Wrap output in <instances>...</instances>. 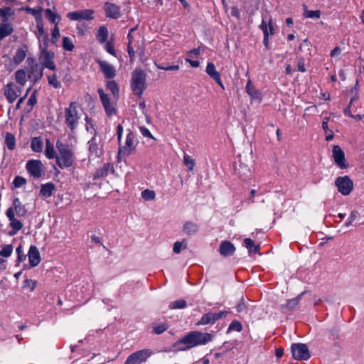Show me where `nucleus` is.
I'll return each instance as SVG.
<instances>
[{
  "label": "nucleus",
  "mask_w": 364,
  "mask_h": 364,
  "mask_svg": "<svg viewBox=\"0 0 364 364\" xmlns=\"http://www.w3.org/2000/svg\"><path fill=\"white\" fill-rule=\"evenodd\" d=\"M338 191L343 196H347L351 192L353 183L347 176L338 177L335 181Z\"/></svg>",
  "instance_id": "8"
},
{
  "label": "nucleus",
  "mask_w": 364,
  "mask_h": 364,
  "mask_svg": "<svg viewBox=\"0 0 364 364\" xmlns=\"http://www.w3.org/2000/svg\"><path fill=\"white\" fill-rule=\"evenodd\" d=\"M43 141L41 136H35L31 139V149L33 152L41 153L43 151Z\"/></svg>",
  "instance_id": "29"
},
{
  "label": "nucleus",
  "mask_w": 364,
  "mask_h": 364,
  "mask_svg": "<svg viewBox=\"0 0 364 364\" xmlns=\"http://www.w3.org/2000/svg\"><path fill=\"white\" fill-rule=\"evenodd\" d=\"M118 143V158H127L135 153L139 141L136 135L129 130L125 139H122Z\"/></svg>",
  "instance_id": "2"
},
{
  "label": "nucleus",
  "mask_w": 364,
  "mask_h": 364,
  "mask_svg": "<svg viewBox=\"0 0 364 364\" xmlns=\"http://www.w3.org/2000/svg\"><path fill=\"white\" fill-rule=\"evenodd\" d=\"M244 244L250 252L256 253L259 250V246L255 245L254 241L250 238L245 239Z\"/></svg>",
  "instance_id": "38"
},
{
  "label": "nucleus",
  "mask_w": 364,
  "mask_h": 364,
  "mask_svg": "<svg viewBox=\"0 0 364 364\" xmlns=\"http://www.w3.org/2000/svg\"><path fill=\"white\" fill-rule=\"evenodd\" d=\"M183 164L187 167L188 171H192L193 169L195 166V161L191 156L185 154L183 156Z\"/></svg>",
  "instance_id": "47"
},
{
  "label": "nucleus",
  "mask_w": 364,
  "mask_h": 364,
  "mask_svg": "<svg viewBox=\"0 0 364 364\" xmlns=\"http://www.w3.org/2000/svg\"><path fill=\"white\" fill-rule=\"evenodd\" d=\"M78 105L77 102H71L65 109V123L70 129H74L80 119L78 113Z\"/></svg>",
  "instance_id": "5"
},
{
  "label": "nucleus",
  "mask_w": 364,
  "mask_h": 364,
  "mask_svg": "<svg viewBox=\"0 0 364 364\" xmlns=\"http://www.w3.org/2000/svg\"><path fill=\"white\" fill-rule=\"evenodd\" d=\"M5 144L9 150H14L16 147L15 136L11 133H6L5 136Z\"/></svg>",
  "instance_id": "37"
},
{
  "label": "nucleus",
  "mask_w": 364,
  "mask_h": 364,
  "mask_svg": "<svg viewBox=\"0 0 364 364\" xmlns=\"http://www.w3.org/2000/svg\"><path fill=\"white\" fill-rule=\"evenodd\" d=\"M56 147L59 154L56 157V163L60 168L70 167L75 160L74 153L69 146L57 140Z\"/></svg>",
  "instance_id": "3"
},
{
  "label": "nucleus",
  "mask_w": 364,
  "mask_h": 364,
  "mask_svg": "<svg viewBox=\"0 0 364 364\" xmlns=\"http://www.w3.org/2000/svg\"><path fill=\"white\" fill-rule=\"evenodd\" d=\"M108 38V30L107 27L100 26L97 31V38L100 43H104Z\"/></svg>",
  "instance_id": "35"
},
{
  "label": "nucleus",
  "mask_w": 364,
  "mask_h": 364,
  "mask_svg": "<svg viewBox=\"0 0 364 364\" xmlns=\"http://www.w3.org/2000/svg\"><path fill=\"white\" fill-rule=\"evenodd\" d=\"M26 183V180L22 176H16L13 181L15 188H20Z\"/></svg>",
  "instance_id": "54"
},
{
  "label": "nucleus",
  "mask_w": 364,
  "mask_h": 364,
  "mask_svg": "<svg viewBox=\"0 0 364 364\" xmlns=\"http://www.w3.org/2000/svg\"><path fill=\"white\" fill-rule=\"evenodd\" d=\"M304 294V292H302L296 297L288 300L285 304L282 305V307L285 308L287 309H289V310L294 309V307H296L298 305V304L300 301L301 298Z\"/></svg>",
  "instance_id": "36"
},
{
  "label": "nucleus",
  "mask_w": 364,
  "mask_h": 364,
  "mask_svg": "<svg viewBox=\"0 0 364 364\" xmlns=\"http://www.w3.org/2000/svg\"><path fill=\"white\" fill-rule=\"evenodd\" d=\"M13 252V246L11 245H6L2 247L0 250V256L9 257Z\"/></svg>",
  "instance_id": "49"
},
{
  "label": "nucleus",
  "mask_w": 364,
  "mask_h": 364,
  "mask_svg": "<svg viewBox=\"0 0 364 364\" xmlns=\"http://www.w3.org/2000/svg\"><path fill=\"white\" fill-rule=\"evenodd\" d=\"M44 154L48 159H56L58 155L54 149L53 144L50 141L49 139H46V149Z\"/></svg>",
  "instance_id": "28"
},
{
  "label": "nucleus",
  "mask_w": 364,
  "mask_h": 364,
  "mask_svg": "<svg viewBox=\"0 0 364 364\" xmlns=\"http://www.w3.org/2000/svg\"><path fill=\"white\" fill-rule=\"evenodd\" d=\"M260 29L262 31L263 34L273 35L274 27L273 22L271 18L263 16L261 24L259 25Z\"/></svg>",
  "instance_id": "23"
},
{
  "label": "nucleus",
  "mask_w": 364,
  "mask_h": 364,
  "mask_svg": "<svg viewBox=\"0 0 364 364\" xmlns=\"http://www.w3.org/2000/svg\"><path fill=\"white\" fill-rule=\"evenodd\" d=\"M206 73L215 81V82L223 89L225 90V86L222 82L220 74L215 68V66L212 63H208L206 65Z\"/></svg>",
  "instance_id": "15"
},
{
  "label": "nucleus",
  "mask_w": 364,
  "mask_h": 364,
  "mask_svg": "<svg viewBox=\"0 0 364 364\" xmlns=\"http://www.w3.org/2000/svg\"><path fill=\"white\" fill-rule=\"evenodd\" d=\"M168 328L166 323H156L153 325L152 332L155 334H161Z\"/></svg>",
  "instance_id": "39"
},
{
  "label": "nucleus",
  "mask_w": 364,
  "mask_h": 364,
  "mask_svg": "<svg viewBox=\"0 0 364 364\" xmlns=\"http://www.w3.org/2000/svg\"><path fill=\"white\" fill-rule=\"evenodd\" d=\"M48 84L55 89L61 87V84L58 80L57 76L54 74L48 77Z\"/></svg>",
  "instance_id": "51"
},
{
  "label": "nucleus",
  "mask_w": 364,
  "mask_h": 364,
  "mask_svg": "<svg viewBox=\"0 0 364 364\" xmlns=\"http://www.w3.org/2000/svg\"><path fill=\"white\" fill-rule=\"evenodd\" d=\"M28 261L32 267L38 265L41 262V256L38 249L36 246H31L28 254Z\"/></svg>",
  "instance_id": "22"
},
{
  "label": "nucleus",
  "mask_w": 364,
  "mask_h": 364,
  "mask_svg": "<svg viewBox=\"0 0 364 364\" xmlns=\"http://www.w3.org/2000/svg\"><path fill=\"white\" fill-rule=\"evenodd\" d=\"M10 221V226L12 230L9 232V235L12 236L16 235L20 230L23 228L22 223L17 218L12 219Z\"/></svg>",
  "instance_id": "33"
},
{
  "label": "nucleus",
  "mask_w": 364,
  "mask_h": 364,
  "mask_svg": "<svg viewBox=\"0 0 364 364\" xmlns=\"http://www.w3.org/2000/svg\"><path fill=\"white\" fill-rule=\"evenodd\" d=\"M130 87L135 95L141 97L146 87V75L141 68H136L132 72Z\"/></svg>",
  "instance_id": "4"
},
{
  "label": "nucleus",
  "mask_w": 364,
  "mask_h": 364,
  "mask_svg": "<svg viewBox=\"0 0 364 364\" xmlns=\"http://www.w3.org/2000/svg\"><path fill=\"white\" fill-rule=\"evenodd\" d=\"M97 64L100 68V70L102 72L105 77L112 79L116 75V70L114 67L107 61L97 60Z\"/></svg>",
  "instance_id": "14"
},
{
  "label": "nucleus",
  "mask_w": 364,
  "mask_h": 364,
  "mask_svg": "<svg viewBox=\"0 0 364 364\" xmlns=\"http://www.w3.org/2000/svg\"><path fill=\"white\" fill-rule=\"evenodd\" d=\"M16 80L21 85L23 86L26 82V73L23 70H18L15 73Z\"/></svg>",
  "instance_id": "41"
},
{
  "label": "nucleus",
  "mask_w": 364,
  "mask_h": 364,
  "mask_svg": "<svg viewBox=\"0 0 364 364\" xmlns=\"http://www.w3.org/2000/svg\"><path fill=\"white\" fill-rule=\"evenodd\" d=\"M357 218V212L356 211H352L350 214V216L347 219V220L345 223L346 227H349L353 224V223L355 221V220Z\"/></svg>",
  "instance_id": "56"
},
{
  "label": "nucleus",
  "mask_w": 364,
  "mask_h": 364,
  "mask_svg": "<svg viewBox=\"0 0 364 364\" xmlns=\"http://www.w3.org/2000/svg\"><path fill=\"white\" fill-rule=\"evenodd\" d=\"M88 150L90 152V154H89L90 159L100 157L102 154V150L100 148L99 144L97 143L95 137H92L88 141Z\"/></svg>",
  "instance_id": "21"
},
{
  "label": "nucleus",
  "mask_w": 364,
  "mask_h": 364,
  "mask_svg": "<svg viewBox=\"0 0 364 364\" xmlns=\"http://www.w3.org/2000/svg\"><path fill=\"white\" fill-rule=\"evenodd\" d=\"M291 351L294 359L306 360L310 358V353L306 345L303 343H293Z\"/></svg>",
  "instance_id": "7"
},
{
  "label": "nucleus",
  "mask_w": 364,
  "mask_h": 364,
  "mask_svg": "<svg viewBox=\"0 0 364 364\" xmlns=\"http://www.w3.org/2000/svg\"><path fill=\"white\" fill-rule=\"evenodd\" d=\"M122 134H123V127L122 124H118L117 127V139L118 141H120L122 139Z\"/></svg>",
  "instance_id": "63"
},
{
  "label": "nucleus",
  "mask_w": 364,
  "mask_h": 364,
  "mask_svg": "<svg viewBox=\"0 0 364 364\" xmlns=\"http://www.w3.org/2000/svg\"><path fill=\"white\" fill-rule=\"evenodd\" d=\"M101 102L105 108V110L108 116H112L116 113L114 104L110 102L108 95L105 92L102 88H99L97 90Z\"/></svg>",
  "instance_id": "12"
},
{
  "label": "nucleus",
  "mask_w": 364,
  "mask_h": 364,
  "mask_svg": "<svg viewBox=\"0 0 364 364\" xmlns=\"http://www.w3.org/2000/svg\"><path fill=\"white\" fill-rule=\"evenodd\" d=\"M63 48L65 50L72 51L75 48L72 39L69 37L64 36L63 38Z\"/></svg>",
  "instance_id": "45"
},
{
  "label": "nucleus",
  "mask_w": 364,
  "mask_h": 364,
  "mask_svg": "<svg viewBox=\"0 0 364 364\" xmlns=\"http://www.w3.org/2000/svg\"><path fill=\"white\" fill-rule=\"evenodd\" d=\"M13 208L18 216H25L27 213V210L25 205L21 203L18 198H16L13 200Z\"/></svg>",
  "instance_id": "30"
},
{
  "label": "nucleus",
  "mask_w": 364,
  "mask_h": 364,
  "mask_svg": "<svg viewBox=\"0 0 364 364\" xmlns=\"http://www.w3.org/2000/svg\"><path fill=\"white\" fill-rule=\"evenodd\" d=\"M4 90L5 97L10 103L14 102L21 92V90L14 83L6 85Z\"/></svg>",
  "instance_id": "13"
},
{
  "label": "nucleus",
  "mask_w": 364,
  "mask_h": 364,
  "mask_svg": "<svg viewBox=\"0 0 364 364\" xmlns=\"http://www.w3.org/2000/svg\"><path fill=\"white\" fill-rule=\"evenodd\" d=\"M139 130L141 134L146 137L150 138V139H154V136L151 134L150 131L145 127H140Z\"/></svg>",
  "instance_id": "57"
},
{
  "label": "nucleus",
  "mask_w": 364,
  "mask_h": 364,
  "mask_svg": "<svg viewBox=\"0 0 364 364\" xmlns=\"http://www.w3.org/2000/svg\"><path fill=\"white\" fill-rule=\"evenodd\" d=\"M26 56V51L23 50V49H18V50H17V51L16 52V53L14 56V62L16 65H18L25 59Z\"/></svg>",
  "instance_id": "43"
},
{
  "label": "nucleus",
  "mask_w": 364,
  "mask_h": 364,
  "mask_svg": "<svg viewBox=\"0 0 364 364\" xmlns=\"http://www.w3.org/2000/svg\"><path fill=\"white\" fill-rule=\"evenodd\" d=\"M94 11L92 9H84L69 12L66 16L70 21L92 20L93 19Z\"/></svg>",
  "instance_id": "11"
},
{
  "label": "nucleus",
  "mask_w": 364,
  "mask_h": 364,
  "mask_svg": "<svg viewBox=\"0 0 364 364\" xmlns=\"http://www.w3.org/2000/svg\"><path fill=\"white\" fill-rule=\"evenodd\" d=\"M235 252V247L230 241H223L219 247V252L224 257H231Z\"/></svg>",
  "instance_id": "17"
},
{
  "label": "nucleus",
  "mask_w": 364,
  "mask_h": 364,
  "mask_svg": "<svg viewBox=\"0 0 364 364\" xmlns=\"http://www.w3.org/2000/svg\"><path fill=\"white\" fill-rule=\"evenodd\" d=\"M245 90L247 93L252 98V100L257 101V102H262V95L261 92L255 87L250 80L247 81Z\"/></svg>",
  "instance_id": "20"
},
{
  "label": "nucleus",
  "mask_w": 364,
  "mask_h": 364,
  "mask_svg": "<svg viewBox=\"0 0 364 364\" xmlns=\"http://www.w3.org/2000/svg\"><path fill=\"white\" fill-rule=\"evenodd\" d=\"M188 247V242L186 239H183L181 241H176L173 245V252L174 254H179L183 250H186Z\"/></svg>",
  "instance_id": "34"
},
{
  "label": "nucleus",
  "mask_w": 364,
  "mask_h": 364,
  "mask_svg": "<svg viewBox=\"0 0 364 364\" xmlns=\"http://www.w3.org/2000/svg\"><path fill=\"white\" fill-rule=\"evenodd\" d=\"M37 282L33 279H26L23 282L22 288L28 291H32L36 288Z\"/></svg>",
  "instance_id": "44"
},
{
  "label": "nucleus",
  "mask_w": 364,
  "mask_h": 364,
  "mask_svg": "<svg viewBox=\"0 0 364 364\" xmlns=\"http://www.w3.org/2000/svg\"><path fill=\"white\" fill-rule=\"evenodd\" d=\"M303 16L305 18L318 19L321 16V11L318 10H315V11L309 10L305 6Z\"/></svg>",
  "instance_id": "42"
},
{
  "label": "nucleus",
  "mask_w": 364,
  "mask_h": 364,
  "mask_svg": "<svg viewBox=\"0 0 364 364\" xmlns=\"http://www.w3.org/2000/svg\"><path fill=\"white\" fill-rule=\"evenodd\" d=\"M14 32L11 23L8 21H3L0 24V40L10 36Z\"/></svg>",
  "instance_id": "25"
},
{
  "label": "nucleus",
  "mask_w": 364,
  "mask_h": 364,
  "mask_svg": "<svg viewBox=\"0 0 364 364\" xmlns=\"http://www.w3.org/2000/svg\"><path fill=\"white\" fill-rule=\"evenodd\" d=\"M236 173L243 181L248 179L251 176L250 168L247 165L243 164H240L238 165V166L236 168Z\"/></svg>",
  "instance_id": "27"
},
{
  "label": "nucleus",
  "mask_w": 364,
  "mask_h": 364,
  "mask_svg": "<svg viewBox=\"0 0 364 364\" xmlns=\"http://www.w3.org/2000/svg\"><path fill=\"white\" fill-rule=\"evenodd\" d=\"M228 314V312L227 311H220L218 313L209 312L206 314V325L214 323L218 319L225 317Z\"/></svg>",
  "instance_id": "26"
},
{
  "label": "nucleus",
  "mask_w": 364,
  "mask_h": 364,
  "mask_svg": "<svg viewBox=\"0 0 364 364\" xmlns=\"http://www.w3.org/2000/svg\"><path fill=\"white\" fill-rule=\"evenodd\" d=\"M141 197L146 200H153L156 198L155 191L149 189H146L141 192Z\"/></svg>",
  "instance_id": "48"
},
{
  "label": "nucleus",
  "mask_w": 364,
  "mask_h": 364,
  "mask_svg": "<svg viewBox=\"0 0 364 364\" xmlns=\"http://www.w3.org/2000/svg\"><path fill=\"white\" fill-rule=\"evenodd\" d=\"M45 14L51 23L58 24V22L57 21V19L59 20L60 16L57 14L53 12L50 9H46L45 10Z\"/></svg>",
  "instance_id": "46"
},
{
  "label": "nucleus",
  "mask_w": 364,
  "mask_h": 364,
  "mask_svg": "<svg viewBox=\"0 0 364 364\" xmlns=\"http://www.w3.org/2000/svg\"><path fill=\"white\" fill-rule=\"evenodd\" d=\"M15 212L16 211H15V210H14V208L13 207L9 208L6 210V215L9 218V220H11L12 219L16 218V217H15Z\"/></svg>",
  "instance_id": "59"
},
{
  "label": "nucleus",
  "mask_w": 364,
  "mask_h": 364,
  "mask_svg": "<svg viewBox=\"0 0 364 364\" xmlns=\"http://www.w3.org/2000/svg\"><path fill=\"white\" fill-rule=\"evenodd\" d=\"M104 10L108 18L117 19L120 17V7L114 4L109 2L105 3Z\"/></svg>",
  "instance_id": "16"
},
{
  "label": "nucleus",
  "mask_w": 364,
  "mask_h": 364,
  "mask_svg": "<svg viewBox=\"0 0 364 364\" xmlns=\"http://www.w3.org/2000/svg\"><path fill=\"white\" fill-rule=\"evenodd\" d=\"M108 166H109V164H105L102 169L97 171V176L103 177V176H107V171H108Z\"/></svg>",
  "instance_id": "60"
},
{
  "label": "nucleus",
  "mask_w": 364,
  "mask_h": 364,
  "mask_svg": "<svg viewBox=\"0 0 364 364\" xmlns=\"http://www.w3.org/2000/svg\"><path fill=\"white\" fill-rule=\"evenodd\" d=\"M203 343H205V334L193 331L178 340L176 343V347L179 350H186Z\"/></svg>",
  "instance_id": "1"
},
{
  "label": "nucleus",
  "mask_w": 364,
  "mask_h": 364,
  "mask_svg": "<svg viewBox=\"0 0 364 364\" xmlns=\"http://www.w3.org/2000/svg\"><path fill=\"white\" fill-rule=\"evenodd\" d=\"M37 102V100H36V95L34 93H33L28 100V105H30L31 107H33Z\"/></svg>",
  "instance_id": "64"
},
{
  "label": "nucleus",
  "mask_w": 364,
  "mask_h": 364,
  "mask_svg": "<svg viewBox=\"0 0 364 364\" xmlns=\"http://www.w3.org/2000/svg\"><path fill=\"white\" fill-rule=\"evenodd\" d=\"M332 157L334 163L340 168L343 169L347 168L348 164L345 157V153L341 148L338 145H334L332 149Z\"/></svg>",
  "instance_id": "10"
},
{
  "label": "nucleus",
  "mask_w": 364,
  "mask_h": 364,
  "mask_svg": "<svg viewBox=\"0 0 364 364\" xmlns=\"http://www.w3.org/2000/svg\"><path fill=\"white\" fill-rule=\"evenodd\" d=\"M55 190V186L51 182L42 184L40 190V196L43 198H48L53 195Z\"/></svg>",
  "instance_id": "24"
},
{
  "label": "nucleus",
  "mask_w": 364,
  "mask_h": 364,
  "mask_svg": "<svg viewBox=\"0 0 364 364\" xmlns=\"http://www.w3.org/2000/svg\"><path fill=\"white\" fill-rule=\"evenodd\" d=\"M329 119L330 118L328 117H325L323 118L322 128H323L324 132H327L328 131H331V129H329L328 126V123L329 122Z\"/></svg>",
  "instance_id": "62"
},
{
  "label": "nucleus",
  "mask_w": 364,
  "mask_h": 364,
  "mask_svg": "<svg viewBox=\"0 0 364 364\" xmlns=\"http://www.w3.org/2000/svg\"><path fill=\"white\" fill-rule=\"evenodd\" d=\"M37 32L36 36L38 39L41 38H46V34L43 28V20L36 23Z\"/></svg>",
  "instance_id": "50"
},
{
  "label": "nucleus",
  "mask_w": 364,
  "mask_h": 364,
  "mask_svg": "<svg viewBox=\"0 0 364 364\" xmlns=\"http://www.w3.org/2000/svg\"><path fill=\"white\" fill-rule=\"evenodd\" d=\"M357 100V98L355 97L351 98L350 101V105L349 106H348L345 109H344V114L346 116H348L350 117H353V112H355V110H352L351 109V105L353 102L354 100Z\"/></svg>",
  "instance_id": "55"
},
{
  "label": "nucleus",
  "mask_w": 364,
  "mask_h": 364,
  "mask_svg": "<svg viewBox=\"0 0 364 364\" xmlns=\"http://www.w3.org/2000/svg\"><path fill=\"white\" fill-rule=\"evenodd\" d=\"M106 50L112 55H115V50L111 42H107L105 46Z\"/></svg>",
  "instance_id": "61"
},
{
  "label": "nucleus",
  "mask_w": 364,
  "mask_h": 364,
  "mask_svg": "<svg viewBox=\"0 0 364 364\" xmlns=\"http://www.w3.org/2000/svg\"><path fill=\"white\" fill-rule=\"evenodd\" d=\"M24 10L26 11V12H27L28 14H32L35 17L36 23L43 20V16H42L43 8L42 7L39 6L36 9L26 7L24 9Z\"/></svg>",
  "instance_id": "32"
},
{
  "label": "nucleus",
  "mask_w": 364,
  "mask_h": 364,
  "mask_svg": "<svg viewBox=\"0 0 364 364\" xmlns=\"http://www.w3.org/2000/svg\"><path fill=\"white\" fill-rule=\"evenodd\" d=\"M106 87L112 92L114 99L117 100L119 95L118 84L114 80H109L106 84Z\"/></svg>",
  "instance_id": "31"
},
{
  "label": "nucleus",
  "mask_w": 364,
  "mask_h": 364,
  "mask_svg": "<svg viewBox=\"0 0 364 364\" xmlns=\"http://www.w3.org/2000/svg\"><path fill=\"white\" fill-rule=\"evenodd\" d=\"M26 168L27 171L34 178H38L43 173V164L41 161L31 159L27 161Z\"/></svg>",
  "instance_id": "9"
},
{
  "label": "nucleus",
  "mask_w": 364,
  "mask_h": 364,
  "mask_svg": "<svg viewBox=\"0 0 364 364\" xmlns=\"http://www.w3.org/2000/svg\"><path fill=\"white\" fill-rule=\"evenodd\" d=\"M54 56V53L52 51H49L46 49H43L42 50V58L43 60L44 67L51 70H54L55 69V65L53 61Z\"/></svg>",
  "instance_id": "18"
},
{
  "label": "nucleus",
  "mask_w": 364,
  "mask_h": 364,
  "mask_svg": "<svg viewBox=\"0 0 364 364\" xmlns=\"http://www.w3.org/2000/svg\"><path fill=\"white\" fill-rule=\"evenodd\" d=\"M200 230V225L193 221H186L182 228V232L187 236L195 235Z\"/></svg>",
  "instance_id": "19"
},
{
  "label": "nucleus",
  "mask_w": 364,
  "mask_h": 364,
  "mask_svg": "<svg viewBox=\"0 0 364 364\" xmlns=\"http://www.w3.org/2000/svg\"><path fill=\"white\" fill-rule=\"evenodd\" d=\"M187 306V302L184 299L176 300L170 302L168 307L171 309H181Z\"/></svg>",
  "instance_id": "40"
},
{
  "label": "nucleus",
  "mask_w": 364,
  "mask_h": 364,
  "mask_svg": "<svg viewBox=\"0 0 364 364\" xmlns=\"http://www.w3.org/2000/svg\"><path fill=\"white\" fill-rule=\"evenodd\" d=\"M242 326L241 323L237 320H234L230 324L228 331V332H230V331L240 332L242 331Z\"/></svg>",
  "instance_id": "52"
},
{
  "label": "nucleus",
  "mask_w": 364,
  "mask_h": 364,
  "mask_svg": "<svg viewBox=\"0 0 364 364\" xmlns=\"http://www.w3.org/2000/svg\"><path fill=\"white\" fill-rule=\"evenodd\" d=\"M156 67L160 70H178L179 69V66L177 65H171V66H161L156 63Z\"/></svg>",
  "instance_id": "58"
},
{
  "label": "nucleus",
  "mask_w": 364,
  "mask_h": 364,
  "mask_svg": "<svg viewBox=\"0 0 364 364\" xmlns=\"http://www.w3.org/2000/svg\"><path fill=\"white\" fill-rule=\"evenodd\" d=\"M13 14L12 9L10 7H5L0 9V16L4 19L3 21H8V16Z\"/></svg>",
  "instance_id": "53"
},
{
  "label": "nucleus",
  "mask_w": 364,
  "mask_h": 364,
  "mask_svg": "<svg viewBox=\"0 0 364 364\" xmlns=\"http://www.w3.org/2000/svg\"><path fill=\"white\" fill-rule=\"evenodd\" d=\"M153 354L149 349H143L132 353L128 356L124 364H141Z\"/></svg>",
  "instance_id": "6"
}]
</instances>
